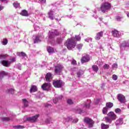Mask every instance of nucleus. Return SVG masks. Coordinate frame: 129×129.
<instances>
[{
    "label": "nucleus",
    "instance_id": "obj_12",
    "mask_svg": "<svg viewBox=\"0 0 129 129\" xmlns=\"http://www.w3.org/2000/svg\"><path fill=\"white\" fill-rule=\"evenodd\" d=\"M45 80L48 82H50L53 79V75L51 73H48L45 75Z\"/></svg>",
    "mask_w": 129,
    "mask_h": 129
},
{
    "label": "nucleus",
    "instance_id": "obj_25",
    "mask_svg": "<svg viewBox=\"0 0 129 129\" xmlns=\"http://www.w3.org/2000/svg\"><path fill=\"white\" fill-rule=\"evenodd\" d=\"M13 127L14 128H15V129H23L25 128V126L22 125H18L13 126Z\"/></svg>",
    "mask_w": 129,
    "mask_h": 129
},
{
    "label": "nucleus",
    "instance_id": "obj_33",
    "mask_svg": "<svg viewBox=\"0 0 129 129\" xmlns=\"http://www.w3.org/2000/svg\"><path fill=\"white\" fill-rule=\"evenodd\" d=\"M9 55L8 54H1L0 55V59H6Z\"/></svg>",
    "mask_w": 129,
    "mask_h": 129
},
{
    "label": "nucleus",
    "instance_id": "obj_41",
    "mask_svg": "<svg viewBox=\"0 0 129 129\" xmlns=\"http://www.w3.org/2000/svg\"><path fill=\"white\" fill-rule=\"evenodd\" d=\"M112 79H113V80H117V76H116V75H113L112 76Z\"/></svg>",
    "mask_w": 129,
    "mask_h": 129
},
{
    "label": "nucleus",
    "instance_id": "obj_17",
    "mask_svg": "<svg viewBox=\"0 0 129 129\" xmlns=\"http://www.w3.org/2000/svg\"><path fill=\"white\" fill-rule=\"evenodd\" d=\"M22 103L24 104V107H28L29 106V101L26 99H22Z\"/></svg>",
    "mask_w": 129,
    "mask_h": 129
},
{
    "label": "nucleus",
    "instance_id": "obj_50",
    "mask_svg": "<svg viewBox=\"0 0 129 129\" xmlns=\"http://www.w3.org/2000/svg\"><path fill=\"white\" fill-rule=\"evenodd\" d=\"M45 122H46V123H49V122H50V121L49 120V119H46V120H45Z\"/></svg>",
    "mask_w": 129,
    "mask_h": 129
},
{
    "label": "nucleus",
    "instance_id": "obj_19",
    "mask_svg": "<svg viewBox=\"0 0 129 129\" xmlns=\"http://www.w3.org/2000/svg\"><path fill=\"white\" fill-rule=\"evenodd\" d=\"M101 129H108L109 128V125L105 124L104 123H102L101 124Z\"/></svg>",
    "mask_w": 129,
    "mask_h": 129
},
{
    "label": "nucleus",
    "instance_id": "obj_16",
    "mask_svg": "<svg viewBox=\"0 0 129 129\" xmlns=\"http://www.w3.org/2000/svg\"><path fill=\"white\" fill-rule=\"evenodd\" d=\"M112 36H113V37L117 38V37L119 36V33H118V31L116 30H114L112 31Z\"/></svg>",
    "mask_w": 129,
    "mask_h": 129
},
{
    "label": "nucleus",
    "instance_id": "obj_9",
    "mask_svg": "<svg viewBox=\"0 0 129 129\" xmlns=\"http://www.w3.org/2000/svg\"><path fill=\"white\" fill-rule=\"evenodd\" d=\"M90 60V57L88 54H85V55L83 56L81 58V62L82 64L84 63H87V62H89Z\"/></svg>",
    "mask_w": 129,
    "mask_h": 129
},
{
    "label": "nucleus",
    "instance_id": "obj_29",
    "mask_svg": "<svg viewBox=\"0 0 129 129\" xmlns=\"http://www.w3.org/2000/svg\"><path fill=\"white\" fill-rule=\"evenodd\" d=\"M18 56H22V57H26L27 56V54L26 53L22 51L21 52H18Z\"/></svg>",
    "mask_w": 129,
    "mask_h": 129
},
{
    "label": "nucleus",
    "instance_id": "obj_2",
    "mask_svg": "<svg viewBox=\"0 0 129 129\" xmlns=\"http://www.w3.org/2000/svg\"><path fill=\"white\" fill-rule=\"evenodd\" d=\"M65 45L67 46V48L68 50H72L74 49L75 47H76V41L75 39L72 38L67 40Z\"/></svg>",
    "mask_w": 129,
    "mask_h": 129
},
{
    "label": "nucleus",
    "instance_id": "obj_36",
    "mask_svg": "<svg viewBox=\"0 0 129 129\" xmlns=\"http://www.w3.org/2000/svg\"><path fill=\"white\" fill-rule=\"evenodd\" d=\"M116 121L118 124H121V123H122V118H119Z\"/></svg>",
    "mask_w": 129,
    "mask_h": 129
},
{
    "label": "nucleus",
    "instance_id": "obj_1",
    "mask_svg": "<svg viewBox=\"0 0 129 129\" xmlns=\"http://www.w3.org/2000/svg\"><path fill=\"white\" fill-rule=\"evenodd\" d=\"M117 118L116 114L114 112L111 111L108 113L107 116L105 117V121L107 123H111L112 120H115Z\"/></svg>",
    "mask_w": 129,
    "mask_h": 129
},
{
    "label": "nucleus",
    "instance_id": "obj_15",
    "mask_svg": "<svg viewBox=\"0 0 129 129\" xmlns=\"http://www.w3.org/2000/svg\"><path fill=\"white\" fill-rule=\"evenodd\" d=\"M20 15H21V16H23V17H28L29 13L27 10H23L21 13H20Z\"/></svg>",
    "mask_w": 129,
    "mask_h": 129
},
{
    "label": "nucleus",
    "instance_id": "obj_39",
    "mask_svg": "<svg viewBox=\"0 0 129 129\" xmlns=\"http://www.w3.org/2000/svg\"><path fill=\"white\" fill-rule=\"evenodd\" d=\"M83 46V44H80L77 45V48L79 49L80 50L81 49H82V47Z\"/></svg>",
    "mask_w": 129,
    "mask_h": 129
},
{
    "label": "nucleus",
    "instance_id": "obj_27",
    "mask_svg": "<svg viewBox=\"0 0 129 129\" xmlns=\"http://www.w3.org/2000/svg\"><path fill=\"white\" fill-rule=\"evenodd\" d=\"M15 90L14 89H8L6 91L7 93H11V94H14Z\"/></svg>",
    "mask_w": 129,
    "mask_h": 129
},
{
    "label": "nucleus",
    "instance_id": "obj_13",
    "mask_svg": "<svg viewBox=\"0 0 129 129\" xmlns=\"http://www.w3.org/2000/svg\"><path fill=\"white\" fill-rule=\"evenodd\" d=\"M102 37H103V31H101L100 32L97 33L95 37V39L97 41H98L100 40V39L102 38Z\"/></svg>",
    "mask_w": 129,
    "mask_h": 129
},
{
    "label": "nucleus",
    "instance_id": "obj_14",
    "mask_svg": "<svg viewBox=\"0 0 129 129\" xmlns=\"http://www.w3.org/2000/svg\"><path fill=\"white\" fill-rule=\"evenodd\" d=\"M38 91V87L36 85H31L30 93H32V92H37Z\"/></svg>",
    "mask_w": 129,
    "mask_h": 129
},
{
    "label": "nucleus",
    "instance_id": "obj_22",
    "mask_svg": "<svg viewBox=\"0 0 129 129\" xmlns=\"http://www.w3.org/2000/svg\"><path fill=\"white\" fill-rule=\"evenodd\" d=\"M62 98H63V96H60L58 98H54L53 99V102L54 103L56 104V103H57V102H58V100H59V99H62Z\"/></svg>",
    "mask_w": 129,
    "mask_h": 129
},
{
    "label": "nucleus",
    "instance_id": "obj_40",
    "mask_svg": "<svg viewBox=\"0 0 129 129\" xmlns=\"http://www.w3.org/2000/svg\"><path fill=\"white\" fill-rule=\"evenodd\" d=\"M104 69H109V64L106 63L104 65Z\"/></svg>",
    "mask_w": 129,
    "mask_h": 129
},
{
    "label": "nucleus",
    "instance_id": "obj_37",
    "mask_svg": "<svg viewBox=\"0 0 129 129\" xmlns=\"http://www.w3.org/2000/svg\"><path fill=\"white\" fill-rule=\"evenodd\" d=\"M67 103H68V104H73V101H72V100L71 99H68L67 100Z\"/></svg>",
    "mask_w": 129,
    "mask_h": 129
},
{
    "label": "nucleus",
    "instance_id": "obj_46",
    "mask_svg": "<svg viewBox=\"0 0 129 129\" xmlns=\"http://www.w3.org/2000/svg\"><path fill=\"white\" fill-rule=\"evenodd\" d=\"M83 74H81V72H78L77 73V76H78V77H80V76H81V75H82Z\"/></svg>",
    "mask_w": 129,
    "mask_h": 129
},
{
    "label": "nucleus",
    "instance_id": "obj_43",
    "mask_svg": "<svg viewBox=\"0 0 129 129\" xmlns=\"http://www.w3.org/2000/svg\"><path fill=\"white\" fill-rule=\"evenodd\" d=\"M116 20L118 21V22H120V20H121V18L119 16H116Z\"/></svg>",
    "mask_w": 129,
    "mask_h": 129
},
{
    "label": "nucleus",
    "instance_id": "obj_7",
    "mask_svg": "<svg viewBox=\"0 0 129 129\" xmlns=\"http://www.w3.org/2000/svg\"><path fill=\"white\" fill-rule=\"evenodd\" d=\"M40 114H37L35 116L27 117L26 120H27L28 121H30V122H36V121H37V119H38V118Z\"/></svg>",
    "mask_w": 129,
    "mask_h": 129
},
{
    "label": "nucleus",
    "instance_id": "obj_38",
    "mask_svg": "<svg viewBox=\"0 0 129 129\" xmlns=\"http://www.w3.org/2000/svg\"><path fill=\"white\" fill-rule=\"evenodd\" d=\"M62 38H57L56 40V43H57V44H60L62 43Z\"/></svg>",
    "mask_w": 129,
    "mask_h": 129
},
{
    "label": "nucleus",
    "instance_id": "obj_32",
    "mask_svg": "<svg viewBox=\"0 0 129 129\" xmlns=\"http://www.w3.org/2000/svg\"><path fill=\"white\" fill-rule=\"evenodd\" d=\"M8 39L7 38H4L3 39V41L2 42L3 45H4V46H6V45H7V44H8Z\"/></svg>",
    "mask_w": 129,
    "mask_h": 129
},
{
    "label": "nucleus",
    "instance_id": "obj_44",
    "mask_svg": "<svg viewBox=\"0 0 129 129\" xmlns=\"http://www.w3.org/2000/svg\"><path fill=\"white\" fill-rule=\"evenodd\" d=\"M85 107H86V108H89V107H90V104H86L84 105Z\"/></svg>",
    "mask_w": 129,
    "mask_h": 129
},
{
    "label": "nucleus",
    "instance_id": "obj_49",
    "mask_svg": "<svg viewBox=\"0 0 129 129\" xmlns=\"http://www.w3.org/2000/svg\"><path fill=\"white\" fill-rule=\"evenodd\" d=\"M3 9H4V6L1 5L0 6V12H1V11H3Z\"/></svg>",
    "mask_w": 129,
    "mask_h": 129
},
{
    "label": "nucleus",
    "instance_id": "obj_28",
    "mask_svg": "<svg viewBox=\"0 0 129 129\" xmlns=\"http://www.w3.org/2000/svg\"><path fill=\"white\" fill-rule=\"evenodd\" d=\"M108 110V108L107 107H105L102 109V113L103 114H106L107 113V110Z\"/></svg>",
    "mask_w": 129,
    "mask_h": 129
},
{
    "label": "nucleus",
    "instance_id": "obj_24",
    "mask_svg": "<svg viewBox=\"0 0 129 129\" xmlns=\"http://www.w3.org/2000/svg\"><path fill=\"white\" fill-rule=\"evenodd\" d=\"M48 17L50 20H54V14L52 13V11H50L48 13Z\"/></svg>",
    "mask_w": 129,
    "mask_h": 129
},
{
    "label": "nucleus",
    "instance_id": "obj_48",
    "mask_svg": "<svg viewBox=\"0 0 129 129\" xmlns=\"http://www.w3.org/2000/svg\"><path fill=\"white\" fill-rule=\"evenodd\" d=\"M78 122V119H75L73 120L74 123H76V122Z\"/></svg>",
    "mask_w": 129,
    "mask_h": 129
},
{
    "label": "nucleus",
    "instance_id": "obj_3",
    "mask_svg": "<svg viewBox=\"0 0 129 129\" xmlns=\"http://www.w3.org/2000/svg\"><path fill=\"white\" fill-rule=\"evenodd\" d=\"M111 9V5L109 3H103L100 7V10L102 13L104 14L108 11V10H110Z\"/></svg>",
    "mask_w": 129,
    "mask_h": 129
},
{
    "label": "nucleus",
    "instance_id": "obj_35",
    "mask_svg": "<svg viewBox=\"0 0 129 129\" xmlns=\"http://www.w3.org/2000/svg\"><path fill=\"white\" fill-rule=\"evenodd\" d=\"M7 75V73L5 71L0 72V76L1 77H4V76H6Z\"/></svg>",
    "mask_w": 129,
    "mask_h": 129
},
{
    "label": "nucleus",
    "instance_id": "obj_20",
    "mask_svg": "<svg viewBox=\"0 0 129 129\" xmlns=\"http://www.w3.org/2000/svg\"><path fill=\"white\" fill-rule=\"evenodd\" d=\"M92 69L93 70V71H94L95 72H97L98 70H99L98 66L95 64L92 66Z\"/></svg>",
    "mask_w": 129,
    "mask_h": 129
},
{
    "label": "nucleus",
    "instance_id": "obj_53",
    "mask_svg": "<svg viewBox=\"0 0 129 129\" xmlns=\"http://www.w3.org/2000/svg\"><path fill=\"white\" fill-rule=\"evenodd\" d=\"M100 21H102V18H99Z\"/></svg>",
    "mask_w": 129,
    "mask_h": 129
},
{
    "label": "nucleus",
    "instance_id": "obj_23",
    "mask_svg": "<svg viewBox=\"0 0 129 129\" xmlns=\"http://www.w3.org/2000/svg\"><path fill=\"white\" fill-rule=\"evenodd\" d=\"M112 106H113V103L109 102H107L106 103V107L108 108H111V107H112Z\"/></svg>",
    "mask_w": 129,
    "mask_h": 129
},
{
    "label": "nucleus",
    "instance_id": "obj_26",
    "mask_svg": "<svg viewBox=\"0 0 129 129\" xmlns=\"http://www.w3.org/2000/svg\"><path fill=\"white\" fill-rule=\"evenodd\" d=\"M40 37H39L38 36H36L35 37V39H34V44H36V43H38V42H40Z\"/></svg>",
    "mask_w": 129,
    "mask_h": 129
},
{
    "label": "nucleus",
    "instance_id": "obj_47",
    "mask_svg": "<svg viewBox=\"0 0 129 129\" xmlns=\"http://www.w3.org/2000/svg\"><path fill=\"white\" fill-rule=\"evenodd\" d=\"M76 40H77V41H80V40H81V37H80V36H77Z\"/></svg>",
    "mask_w": 129,
    "mask_h": 129
},
{
    "label": "nucleus",
    "instance_id": "obj_10",
    "mask_svg": "<svg viewBox=\"0 0 129 129\" xmlns=\"http://www.w3.org/2000/svg\"><path fill=\"white\" fill-rule=\"evenodd\" d=\"M117 99L120 101L121 103H124L125 102V96L122 94H118L117 95Z\"/></svg>",
    "mask_w": 129,
    "mask_h": 129
},
{
    "label": "nucleus",
    "instance_id": "obj_8",
    "mask_svg": "<svg viewBox=\"0 0 129 129\" xmlns=\"http://www.w3.org/2000/svg\"><path fill=\"white\" fill-rule=\"evenodd\" d=\"M84 121L86 122V123H88V124H89V127H92L93 126L94 121H93L92 119H91L90 118L87 117H85L84 119Z\"/></svg>",
    "mask_w": 129,
    "mask_h": 129
},
{
    "label": "nucleus",
    "instance_id": "obj_45",
    "mask_svg": "<svg viewBox=\"0 0 129 129\" xmlns=\"http://www.w3.org/2000/svg\"><path fill=\"white\" fill-rule=\"evenodd\" d=\"M112 68H117V63H114L112 66Z\"/></svg>",
    "mask_w": 129,
    "mask_h": 129
},
{
    "label": "nucleus",
    "instance_id": "obj_4",
    "mask_svg": "<svg viewBox=\"0 0 129 129\" xmlns=\"http://www.w3.org/2000/svg\"><path fill=\"white\" fill-rule=\"evenodd\" d=\"M64 69V67L61 64H57L56 66H54V73L56 75H61L62 74V71Z\"/></svg>",
    "mask_w": 129,
    "mask_h": 129
},
{
    "label": "nucleus",
    "instance_id": "obj_18",
    "mask_svg": "<svg viewBox=\"0 0 129 129\" xmlns=\"http://www.w3.org/2000/svg\"><path fill=\"white\" fill-rule=\"evenodd\" d=\"M2 64L3 66H5V67H9V66H10V62H9L8 60H3Z\"/></svg>",
    "mask_w": 129,
    "mask_h": 129
},
{
    "label": "nucleus",
    "instance_id": "obj_21",
    "mask_svg": "<svg viewBox=\"0 0 129 129\" xmlns=\"http://www.w3.org/2000/svg\"><path fill=\"white\" fill-rule=\"evenodd\" d=\"M47 51L48 53H54V48L51 46H47Z\"/></svg>",
    "mask_w": 129,
    "mask_h": 129
},
{
    "label": "nucleus",
    "instance_id": "obj_31",
    "mask_svg": "<svg viewBox=\"0 0 129 129\" xmlns=\"http://www.w3.org/2000/svg\"><path fill=\"white\" fill-rule=\"evenodd\" d=\"M2 121H10L11 120V119L10 117H3L2 118Z\"/></svg>",
    "mask_w": 129,
    "mask_h": 129
},
{
    "label": "nucleus",
    "instance_id": "obj_5",
    "mask_svg": "<svg viewBox=\"0 0 129 129\" xmlns=\"http://www.w3.org/2000/svg\"><path fill=\"white\" fill-rule=\"evenodd\" d=\"M59 34L60 33L58 32L56 30H52L49 31V39H53V38H55L56 36H59Z\"/></svg>",
    "mask_w": 129,
    "mask_h": 129
},
{
    "label": "nucleus",
    "instance_id": "obj_34",
    "mask_svg": "<svg viewBox=\"0 0 129 129\" xmlns=\"http://www.w3.org/2000/svg\"><path fill=\"white\" fill-rule=\"evenodd\" d=\"M14 7L16 8V9L20 7V3L18 2H15L13 4Z\"/></svg>",
    "mask_w": 129,
    "mask_h": 129
},
{
    "label": "nucleus",
    "instance_id": "obj_6",
    "mask_svg": "<svg viewBox=\"0 0 129 129\" xmlns=\"http://www.w3.org/2000/svg\"><path fill=\"white\" fill-rule=\"evenodd\" d=\"M52 84L56 88H61L63 86V82L61 80L54 81Z\"/></svg>",
    "mask_w": 129,
    "mask_h": 129
},
{
    "label": "nucleus",
    "instance_id": "obj_51",
    "mask_svg": "<svg viewBox=\"0 0 129 129\" xmlns=\"http://www.w3.org/2000/svg\"><path fill=\"white\" fill-rule=\"evenodd\" d=\"M124 44H126V42H123L122 43V46L123 47H125V45H123Z\"/></svg>",
    "mask_w": 129,
    "mask_h": 129
},
{
    "label": "nucleus",
    "instance_id": "obj_52",
    "mask_svg": "<svg viewBox=\"0 0 129 129\" xmlns=\"http://www.w3.org/2000/svg\"><path fill=\"white\" fill-rule=\"evenodd\" d=\"M126 15H127V16L129 18V13H127L126 14Z\"/></svg>",
    "mask_w": 129,
    "mask_h": 129
},
{
    "label": "nucleus",
    "instance_id": "obj_11",
    "mask_svg": "<svg viewBox=\"0 0 129 129\" xmlns=\"http://www.w3.org/2000/svg\"><path fill=\"white\" fill-rule=\"evenodd\" d=\"M50 87H51V84L49 83H45L41 86L42 89L45 91H48Z\"/></svg>",
    "mask_w": 129,
    "mask_h": 129
},
{
    "label": "nucleus",
    "instance_id": "obj_30",
    "mask_svg": "<svg viewBox=\"0 0 129 129\" xmlns=\"http://www.w3.org/2000/svg\"><path fill=\"white\" fill-rule=\"evenodd\" d=\"M115 112H116V113L117 114H120L121 113V110L118 108H117L115 110Z\"/></svg>",
    "mask_w": 129,
    "mask_h": 129
},
{
    "label": "nucleus",
    "instance_id": "obj_42",
    "mask_svg": "<svg viewBox=\"0 0 129 129\" xmlns=\"http://www.w3.org/2000/svg\"><path fill=\"white\" fill-rule=\"evenodd\" d=\"M71 63L73 65H77V61L75 59H73Z\"/></svg>",
    "mask_w": 129,
    "mask_h": 129
}]
</instances>
